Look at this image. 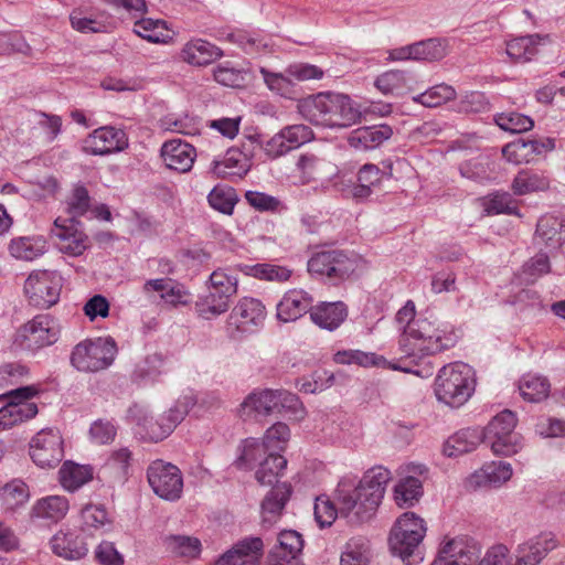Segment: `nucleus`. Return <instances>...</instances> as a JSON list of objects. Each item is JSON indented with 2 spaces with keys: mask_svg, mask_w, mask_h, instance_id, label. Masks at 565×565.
Segmentation results:
<instances>
[{
  "mask_svg": "<svg viewBox=\"0 0 565 565\" xmlns=\"http://www.w3.org/2000/svg\"><path fill=\"white\" fill-rule=\"evenodd\" d=\"M391 479V471L382 466L372 467L360 479L343 477L335 489L340 512L353 523L370 521L381 505Z\"/></svg>",
  "mask_w": 565,
  "mask_h": 565,
  "instance_id": "f257e3e1",
  "label": "nucleus"
},
{
  "mask_svg": "<svg viewBox=\"0 0 565 565\" xmlns=\"http://www.w3.org/2000/svg\"><path fill=\"white\" fill-rule=\"evenodd\" d=\"M457 341L458 337L451 327L418 317L404 328L399 350L405 356L417 360L449 350Z\"/></svg>",
  "mask_w": 565,
  "mask_h": 565,
  "instance_id": "f03ea898",
  "label": "nucleus"
},
{
  "mask_svg": "<svg viewBox=\"0 0 565 565\" xmlns=\"http://www.w3.org/2000/svg\"><path fill=\"white\" fill-rule=\"evenodd\" d=\"M299 114L308 121L323 127H349L360 118V111L349 96L319 93L305 97L297 105Z\"/></svg>",
  "mask_w": 565,
  "mask_h": 565,
  "instance_id": "7ed1b4c3",
  "label": "nucleus"
},
{
  "mask_svg": "<svg viewBox=\"0 0 565 565\" xmlns=\"http://www.w3.org/2000/svg\"><path fill=\"white\" fill-rule=\"evenodd\" d=\"M476 386L475 372L463 362L444 365L437 373L434 393L438 402L458 408L472 396Z\"/></svg>",
  "mask_w": 565,
  "mask_h": 565,
  "instance_id": "20e7f679",
  "label": "nucleus"
},
{
  "mask_svg": "<svg viewBox=\"0 0 565 565\" xmlns=\"http://www.w3.org/2000/svg\"><path fill=\"white\" fill-rule=\"evenodd\" d=\"M427 532L426 522L414 512L403 513L391 530L388 544L391 552L411 565L420 561L419 545Z\"/></svg>",
  "mask_w": 565,
  "mask_h": 565,
  "instance_id": "39448f33",
  "label": "nucleus"
},
{
  "mask_svg": "<svg viewBox=\"0 0 565 565\" xmlns=\"http://www.w3.org/2000/svg\"><path fill=\"white\" fill-rule=\"evenodd\" d=\"M116 354L117 347L110 338L84 340L73 349L71 363L81 372H98L109 367Z\"/></svg>",
  "mask_w": 565,
  "mask_h": 565,
  "instance_id": "423d86ee",
  "label": "nucleus"
},
{
  "mask_svg": "<svg viewBox=\"0 0 565 565\" xmlns=\"http://www.w3.org/2000/svg\"><path fill=\"white\" fill-rule=\"evenodd\" d=\"M516 423V415L510 409H504L482 429L484 441L495 455L512 456L521 448V438L514 433Z\"/></svg>",
  "mask_w": 565,
  "mask_h": 565,
  "instance_id": "0eeeda50",
  "label": "nucleus"
},
{
  "mask_svg": "<svg viewBox=\"0 0 565 565\" xmlns=\"http://www.w3.org/2000/svg\"><path fill=\"white\" fill-rule=\"evenodd\" d=\"M62 290V277L57 271L34 270L24 282V292L29 302L38 308L55 305Z\"/></svg>",
  "mask_w": 565,
  "mask_h": 565,
  "instance_id": "6e6552de",
  "label": "nucleus"
},
{
  "mask_svg": "<svg viewBox=\"0 0 565 565\" xmlns=\"http://www.w3.org/2000/svg\"><path fill=\"white\" fill-rule=\"evenodd\" d=\"M36 394L33 386H23L0 395L7 403L0 408V429L10 428L38 414L36 404L29 399Z\"/></svg>",
  "mask_w": 565,
  "mask_h": 565,
  "instance_id": "1a4fd4ad",
  "label": "nucleus"
},
{
  "mask_svg": "<svg viewBox=\"0 0 565 565\" xmlns=\"http://www.w3.org/2000/svg\"><path fill=\"white\" fill-rule=\"evenodd\" d=\"M355 263L341 249H321L308 260V271L319 278L342 280L354 270Z\"/></svg>",
  "mask_w": 565,
  "mask_h": 565,
  "instance_id": "9d476101",
  "label": "nucleus"
},
{
  "mask_svg": "<svg viewBox=\"0 0 565 565\" xmlns=\"http://www.w3.org/2000/svg\"><path fill=\"white\" fill-rule=\"evenodd\" d=\"M148 482L153 492L166 501H177L183 492L181 470L163 460H156L147 469Z\"/></svg>",
  "mask_w": 565,
  "mask_h": 565,
  "instance_id": "9b49d317",
  "label": "nucleus"
},
{
  "mask_svg": "<svg viewBox=\"0 0 565 565\" xmlns=\"http://www.w3.org/2000/svg\"><path fill=\"white\" fill-rule=\"evenodd\" d=\"M32 461L42 469L56 467L64 458V440L57 429L45 428L36 433L29 447Z\"/></svg>",
  "mask_w": 565,
  "mask_h": 565,
  "instance_id": "f8f14e48",
  "label": "nucleus"
},
{
  "mask_svg": "<svg viewBox=\"0 0 565 565\" xmlns=\"http://www.w3.org/2000/svg\"><path fill=\"white\" fill-rule=\"evenodd\" d=\"M558 544L553 532H540L518 544L513 556L509 557L508 565H540Z\"/></svg>",
  "mask_w": 565,
  "mask_h": 565,
  "instance_id": "ddd939ff",
  "label": "nucleus"
},
{
  "mask_svg": "<svg viewBox=\"0 0 565 565\" xmlns=\"http://www.w3.org/2000/svg\"><path fill=\"white\" fill-rule=\"evenodd\" d=\"M313 139V131L310 127L299 124L290 125L280 129L268 139L263 149L267 157L277 159L288 152L298 149Z\"/></svg>",
  "mask_w": 565,
  "mask_h": 565,
  "instance_id": "4468645a",
  "label": "nucleus"
},
{
  "mask_svg": "<svg viewBox=\"0 0 565 565\" xmlns=\"http://www.w3.org/2000/svg\"><path fill=\"white\" fill-rule=\"evenodd\" d=\"M51 235L56 239L58 250L73 257L81 256L89 247L88 236L81 228V224L73 218L57 217Z\"/></svg>",
  "mask_w": 565,
  "mask_h": 565,
  "instance_id": "2eb2a0df",
  "label": "nucleus"
},
{
  "mask_svg": "<svg viewBox=\"0 0 565 565\" xmlns=\"http://www.w3.org/2000/svg\"><path fill=\"white\" fill-rule=\"evenodd\" d=\"M128 147V138L124 130L111 126L95 129L83 141V151L92 156H106L120 152Z\"/></svg>",
  "mask_w": 565,
  "mask_h": 565,
  "instance_id": "dca6fc26",
  "label": "nucleus"
},
{
  "mask_svg": "<svg viewBox=\"0 0 565 565\" xmlns=\"http://www.w3.org/2000/svg\"><path fill=\"white\" fill-rule=\"evenodd\" d=\"M533 242L551 255L562 252L565 245V216L545 214L537 221Z\"/></svg>",
  "mask_w": 565,
  "mask_h": 565,
  "instance_id": "f3484780",
  "label": "nucleus"
},
{
  "mask_svg": "<svg viewBox=\"0 0 565 565\" xmlns=\"http://www.w3.org/2000/svg\"><path fill=\"white\" fill-rule=\"evenodd\" d=\"M267 310L263 301L254 297H242L231 312L236 329L242 332H253L264 326Z\"/></svg>",
  "mask_w": 565,
  "mask_h": 565,
  "instance_id": "a211bd4d",
  "label": "nucleus"
},
{
  "mask_svg": "<svg viewBox=\"0 0 565 565\" xmlns=\"http://www.w3.org/2000/svg\"><path fill=\"white\" fill-rule=\"evenodd\" d=\"M479 559V547L463 539L444 541L438 555L431 565H470L471 561Z\"/></svg>",
  "mask_w": 565,
  "mask_h": 565,
  "instance_id": "6ab92c4d",
  "label": "nucleus"
},
{
  "mask_svg": "<svg viewBox=\"0 0 565 565\" xmlns=\"http://www.w3.org/2000/svg\"><path fill=\"white\" fill-rule=\"evenodd\" d=\"M263 547L260 537H245L220 555L214 565H259Z\"/></svg>",
  "mask_w": 565,
  "mask_h": 565,
  "instance_id": "aec40b11",
  "label": "nucleus"
},
{
  "mask_svg": "<svg viewBox=\"0 0 565 565\" xmlns=\"http://www.w3.org/2000/svg\"><path fill=\"white\" fill-rule=\"evenodd\" d=\"M313 308L312 296L303 289H290L286 291L276 307V317L282 322H294L310 313Z\"/></svg>",
  "mask_w": 565,
  "mask_h": 565,
  "instance_id": "412c9836",
  "label": "nucleus"
},
{
  "mask_svg": "<svg viewBox=\"0 0 565 565\" xmlns=\"http://www.w3.org/2000/svg\"><path fill=\"white\" fill-rule=\"evenodd\" d=\"M54 555L66 561H79L88 553L85 540L71 529L58 530L50 540Z\"/></svg>",
  "mask_w": 565,
  "mask_h": 565,
  "instance_id": "4be33fe9",
  "label": "nucleus"
},
{
  "mask_svg": "<svg viewBox=\"0 0 565 565\" xmlns=\"http://www.w3.org/2000/svg\"><path fill=\"white\" fill-rule=\"evenodd\" d=\"M166 167L181 173L191 170L195 157V149L180 139L166 141L160 150Z\"/></svg>",
  "mask_w": 565,
  "mask_h": 565,
  "instance_id": "5701e85b",
  "label": "nucleus"
},
{
  "mask_svg": "<svg viewBox=\"0 0 565 565\" xmlns=\"http://www.w3.org/2000/svg\"><path fill=\"white\" fill-rule=\"evenodd\" d=\"M513 470L510 463L504 461H491L484 463L468 478V484L472 489L498 488L509 481Z\"/></svg>",
  "mask_w": 565,
  "mask_h": 565,
  "instance_id": "b1692460",
  "label": "nucleus"
},
{
  "mask_svg": "<svg viewBox=\"0 0 565 565\" xmlns=\"http://www.w3.org/2000/svg\"><path fill=\"white\" fill-rule=\"evenodd\" d=\"M28 348H42L57 341L58 334L53 320L46 315L35 316L22 329Z\"/></svg>",
  "mask_w": 565,
  "mask_h": 565,
  "instance_id": "393cba45",
  "label": "nucleus"
},
{
  "mask_svg": "<svg viewBox=\"0 0 565 565\" xmlns=\"http://www.w3.org/2000/svg\"><path fill=\"white\" fill-rule=\"evenodd\" d=\"M81 530L87 535H102L110 532L114 525L113 518L105 505L87 503L79 512Z\"/></svg>",
  "mask_w": 565,
  "mask_h": 565,
  "instance_id": "a878e982",
  "label": "nucleus"
},
{
  "mask_svg": "<svg viewBox=\"0 0 565 565\" xmlns=\"http://www.w3.org/2000/svg\"><path fill=\"white\" fill-rule=\"evenodd\" d=\"M277 390L255 391L248 394L241 404L239 413L244 419L269 416L277 412Z\"/></svg>",
  "mask_w": 565,
  "mask_h": 565,
  "instance_id": "bb28decb",
  "label": "nucleus"
},
{
  "mask_svg": "<svg viewBox=\"0 0 565 565\" xmlns=\"http://www.w3.org/2000/svg\"><path fill=\"white\" fill-rule=\"evenodd\" d=\"M68 511L70 501L65 495H46L32 505L31 518L42 520L46 524H57L65 519Z\"/></svg>",
  "mask_w": 565,
  "mask_h": 565,
  "instance_id": "cd10ccee",
  "label": "nucleus"
},
{
  "mask_svg": "<svg viewBox=\"0 0 565 565\" xmlns=\"http://www.w3.org/2000/svg\"><path fill=\"white\" fill-rule=\"evenodd\" d=\"M223 55L220 47L202 39L190 40L180 52L181 60L192 66L209 65Z\"/></svg>",
  "mask_w": 565,
  "mask_h": 565,
  "instance_id": "c85d7f7f",
  "label": "nucleus"
},
{
  "mask_svg": "<svg viewBox=\"0 0 565 565\" xmlns=\"http://www.w3.org/2000/svg\"><path fill=\"white\" fill-rule=\"evenodd\" d=\"M348 318V307L342 301L320 302L310 311L315 324L328 331L338 329Z\"/></svg>",
  "mask_w": 565,
  "mask_h": 565,
  "instance_id": "c756f323",
  "label": "nucleus"
},
{
  "mask_svg": "<svg viewBox=\"0 0 565 565\" xmlns=\"http://www.w3.org/2000/svg\"><path fill=\"white\" fill-rule=\"evenodd\" d=\"M392 136L393 129L386 124L366 126L354 130L349 138V143L356 149H375Z\"/></svg>",
  "mask_w": 565,
  "mask_h": 565,
  "instance_id": "7c9ffc66",
  "label": "nucleus"
},
{
  "mask_svg": "<svg viewBox=\"0 0 565 565\" xmlns=\"http://www.w3.org/2000/svg\"><path fill=\"white\" fill-rule=\"evenodd\" d=\"M94 478L90 465H79L72 460L65 461L58 470V481L62 488L71 493L76 492Z\"/></svg>",
  "mask_w": 565,
  "mask_h": 565,
  "instance_id": "2f4dec72",
  "label": "nucleus"
},
{
  "mask_svg": "<svg viewBox=\"0 0 565 565\" xmlns=\"http://www.w3.org/2000/svg\"><path fill=\"white\" fill-rule=\"evenodd\" d=\"M483 440L481 428L461 429L446 440L443 451L447 457H458L475 450Z\"/></svg>",
  "mask_w": 565,
  "mask_h": 565,
  "instance_id": "473e14b6",
  "label": "nucleus"
},
{
  "mask_svg": "<svg viewBox=\"0 0 565 565\" xmlns=\"http://www.w3.org/2000/svg\"><path fill=\"white\" fill-rule=\"evenodd\" d=\"M548 40L547 35L531 34L510 39L505 42L507 55L518 63L529 62L539 53V45Z\"/></svg>",
  "mask_w": 565,
  "mask_h": 565,
  "instance_id": "72a5a7b5",
  "label": "nucleus"
},
{
  "mask_svg": "<svg viewBox=\"0 0 565 565\" xmlns=\"http://www.w3.org/2000/svg\"><path fill=\"white\" fill-rule=\"evenodd\" d=\"M235 269L245 276L273 282H285L292 274L288 267L270 263L237 264Z\"/></svg>",
  "mask_w": 565,
  "mask_h": 565,
  "instance_id": "f704fd0d",
  "label": "nucleus"
},
{
  "mask_svg": "<svg viewBox=\"0 0 565 565\" xmlns=\"http://www.w3.org/2000/svg\"><path fill=\"white\" fill-rule=\"evenodd\" d=\"M423 494V481L415 476L402 477L393 488L394 501L402 509L414 507Z\"/></svg>",
  "mask_w": 565,
  "mask_h": 565,
  "instance_id": "c9c22d12",
  "label": "nucleus"
},
{
  "mask_svg": "<svg viewBox=\"0 0 565 565\" xmlns=\"http://www.w3.org/2000/svg\"><path fill=\"white\" fill-rule=\"evenodd\" d=\"M195 405V399L185 395L180 397L169 411L163 414L158 423H160V430H157L153 435L161 437V439L169 436L172 430L184 419L189 411Z\"/></svg>",
  "mask_w": 565,
  "mask_h": 565,
  "instance_id": "e433bc0d",
  "label": "nucleus"
},
{
  "mask_svg": "<svg viewBox=\"0 0 565 565\" xmlns=\"http://www.w3.org/2000/svg\"><path fill=\"white\" fill-rule=\"evenodd\" d=\"M8 249L15 259L32 262L46 253L47 245L42 236L15 237Z\"/></svg>",
  "mask_w": 565,
  "mask_h": 565,
  "instance_id": "4c0bfd02",
  "label": "nucleus"
},
{
  "mask_svg": "<svg viewBox=\"0 0 565 565\" xmlns=\"http://www.w3.org/2000/svg\"><path fill=\"white\" fill-rule=\"evenodd\" d=\"M550 188V180L543 173L532 169H522L514 177L511 189L515 195H526L545 191Z\"/></svg>",
  "mask_w": 565,
  "mask_h": 565,
  "instance_id": "58836bf2",
  "label": "nucleus"
},
{
  "mask_svg": "<svg viewBox=\"0 0 565 565\" xmlns=\"http://www.w3.org/2000/svg\"><path fill=\"white\" fill-rule=\"evenodd\" d=\"M230 302L226 297L209 288V291L199 296L194 303L196 315L205 320L214 319L230 309Z\"/></svg>",
  "mask_w": 565,
  "mask_h": 565,
  "instance_id": "ea45409f",
  "label": "nucleus"
},
{
  "mask_svg": "<svg viewBox=\"0 0 565 565\" xmlns=\"http://www.w3.org/2000/svg\"><path fill=\"white\" fill-rule=\"evenodd\" d=\"M291 494V487L287 482L276 483L262 503L263 519L271 522L284 510Z\"/></svg>",
  "mask_w": 565,
  "mask_h": 565,
  "instance_id": "a19ab883",
  "label": "nucleus"
},
{
  "mask_svg": "<svg viewBox=\"0 0 565 565\" xmlns=\"http://www.w3.org/2000/svg\"><path fill=\"white\" fill-rule=\"evenodd\" d=\"M287 467L286 458L279 452H268L255 472L257 482L262 486H275L278 478L282 475Z\"/></svg>",
  "mask_w": 565,
  "mask_h": 565,
  "instance_id": "79ce46f5",
  "label": "nucleus"
},
{
  "mask_svg": "<svg viewBox=\"0 0 565 565\" xmlns=\"http://www.w3.org/2000/svg\"><path fill=\"white\" fill-rule=\"evenodd\" d=\"M126 419L129 424H132L139 428L138 433L150 440H161V437H157L153 434L160 430V423L154 420L148 408L140 404L131 405L126 414Z\"/></svg>",
  "mask_w": 565,
  "mask_h": 565,
  "instance_id": "37998d69",
  "label": "nucleus"
},
{
  "mask_svg": "<svg viewBox=\"0 0 565 565\" xmlns=\"http://www.w3.org/2000/svg\"><path fill=\"white\" fill-rule=\"evenodd\" d=\"M522 398L530 403H540L550 394L548 381L536 374L523 375L518 384Z\"/></svg>",
  "mask_w": 565,
  "mask_h": 565,
  "instance_id": "c03bdc74",
  "label": "nucleus"
},
{
  "mask_svg": "<svg viewBox=\"0 0 565 565\" xmlns=\"http://www.w3.org/2000/svg\"><path fill=\"white\" fill-rule=\"evenodd\" d=\"M302 548V535L295 530H284L278 534L277 544L271 548L269 555L297 559Z\"/></svg>",
  "mask_w": 565,
  "mask_h": 565,
  "instance_id": "a18cd8bd",
  "label": "nucleus"
},
{
  "mask_svg": "<svg viewBox=\"0 0 565 565\" xmlns=\"http://www.w3.org/2000/svg\"><path fill=\"white\" fill-rule=\"evenodd\" d=\"M416 62H437L446 57L450 52L449 40L430 38L414 43Z\"/></svg>",
  "mask_w": 565,
  "mask_h": 565,
  "instance_id": "49530a36",
  "label": "nucleus"
},
{
  "mask_svg": "<svg viewBox=\"0 0 565 565\" xmlns=\"http://www.w3.org/2000/svg\"><path fill=\"white\" fill-rule=\"evenodd\" d=\"M134 31L151 43H168L172 39V32L163 20L141 19L135 23Z\"/></svg>",
  "mask_w": 565,
  "mask_h": 565,
  "instance_id": "de8ad7c7",
  "label": "nucleus"
},
{
  "mask_svg": "<svg viewBox=\"0 0 565 565\" xmlns=\"http://www.w3.org/2000/svg\"><path fill=\"white\" fill-rule=\"evenodd\" d=\"M166 550L179 557L196 558L202 551L201 541L189 535H168L163 540Z\"/></svg>",
  "mask_w": 565,
  "mask_h": 565,
  "instance_id": "09e8293b",
  "label": "nucleus"
},
{
  "mask_svg": "<svg viewBox=\"0 0 565 565\" xmlns=\"http://www.w3.org/2000/svg\"><path fill=\"white\" fill-rule=\"evenodd\" d=\"M457 96L456 89L446 83L434 85L425 92L413 96V102L424 107L435 108L439 107Z\"/></svg>",
  "mask_w": 565,
  "mask_h": 565,
  "instance_id": "8fccbe9b",
  "label": "nucleus"
},
{
  "mask_svg": "<svg viewBox=\"0 0 565 565\" xmlns=\"http://www.w3.org/2000/svg\"><path fill=\"white\" fill-rule=\"evenodd\" d=\"M213 78L222 86L237 88L245 85L246 72L235 63L224 61L213 67Z\"/></svg>",
  "mask_w": 565,
  "mask_h": 565,
  "instance_id": "3c124183",
  "label": "nucleus"
},
{
  "mask_svg": "<svg viewBox=\"0 0 565 565\" xmlns=\"http://www.w3.org/2000/svg\"><path fill=\"white\" fill-rule=\"evenodd\" d=\"M235 266L230 268H217L211 273L209 278V288L220 292L228 300L237 294L238 290V278L232 274Z\"/></svg>",
  "mask_w": 565,
  "mask_h": 565,
  "instance_id": "603ef678",
  "label": "nucleus"
},
{
  "mask_svg": "<svg viewBox=\"0 0 565 565\" xmlns=\"http://www.w3.org/2000/svg\"><path fill=\"white\" fill-rule=\"evenodd\" d=\"M268 452L260 440L255 438H248L243 441L242 451L239 457L235 461V466L238 469L250 470L256 465L259 466Z\"/></svg>",
  "mask_w": 565,
  "mask_h": 565,
  "instance_id": "864d4df0",
  "label": "nucleus"
},
{
  "mask_svg": "<svg viewBox=\"0 0 565 565\" xmlns=\"http://www.w3.org/2000/svg\"><path fill=\"white\" fill-rule=\"evenodd\" d=\"M259 72L269 90L287 98H291L296 92V84L292 76L288 74V67L285 73L270 72L265 67H260Z\"/></svg>",
  "mask_w": 565,
  "mask_h": 565,
  "instance_id": "5fc2aeb1",
  "label": "nucleus"
},
{
  "mask_svg": "<svg viewBox=\"0 0 565 565\" xmlns=\"http://www.w3.org/2000/svg\"><path fill=\"white\" fill-rule=\"evenodd\" d=\"M207 202L213 210L225 215H232L238 198L233 188L216 185L209 193Z\"/></svg>",
  "mask_w": 565,
  "mask_h": 565,
  "instance_id": "6e6d98bb",
  "label": "nucleus"
},
{
  "mask_svg": "<svg viewBox=\"0 0 565 565\" xmlns=\"http://www.w3.org/2000/svg\"><path fill=\"white\" fill-rule=\"evenodd\" d=\"M407 73L402 70H388L380 74L374 86L384 95H398L407 87Z\"/></svg>",
  "mask_w": 565,
  "mask_h": 565,
  "instance_id": "4d7b16f0",
  "label": "nucleus"
},
{
  "mask_svg": "<svg viewBox=\"0 0 565 565\" xmlns=\"http://www.w3.org/2000/svg\"><path fill=\"white\" fill-rule=\"evenodd\" d=\"M333 360L339 364H358L361 366L384 365L386 363L383 356L360 350L338 351Z\"/></svg>",
  "mask_w": 565,
  "mask_h": 565,
  "instance_id": "13d9d810",
  "label": "nucleus"
},
{
  "mask_svg": "<svg viewBox=\"0 0 565 565\" xmlns=\"http://www.w3.org/2000/svg\"><path fill=\"white\" fill-rule=\"evenodd\" d=\"M246 202L258 212L280 213L287 206L278 198L260 191L248 190L245 192Z\"/></svg>",
  "mask_w": 565,
  "mask_h": 565,
  "instance_id": "bf43d9fd",
  "label": "nucleus"
},
{
  "mask_svg": "<svg viewBox=\"0 0 565 565\" xmlns=\"http://www.w3.org/2000/svg\"><path fill=\"white\" fill-rule=\"evenodd\" d=\"M131 459V451L127 447H121L110 454L104 469L114 475L118 481H124L128 475Z\"/></svg>",
  "mask_w": 565,
  "mask_h": 565,
  "instance_id": "052dcab7",
  "label": "nucleus"
},
{
  "mask_svg": "<svg viewBox=\"0 0 565 565\" xmlns=\"http://www.w3.org/2000/svg\"><path fill=\"white\" fill-rule=\"evenodd\" d=\"M228 40L239 45L247 53H257L269 46L267 36L257 33L238 30L228 34Z\"/></svg>",
  "mask_w": 565,
  "mask_h": 565,
  "instance_id": "680f3d73",
  "label": "nucleus"
},
{
  "mask_svg": "<svg viewBox=\"0 0 565 565\" xmlns=\"http://www.w3.org/2000/svg\"><path fill=\"white\" fill-rule=\"evenodd\" d=\"M370 548L363 540H351L347 543L340 558V565H369Z\"/></svg>",
  "mask_w": 565,
  "mask_h": 565,
  "instance_id": "e2e57ef3",
  "label": "nucleus"
},
{
  "mask_svg": "<svg viewBox=\"0 0 565 565\" xmlns=\"http://www.w3.org/2000/svg\"><path fill=\"white\" fill-rule=\"evenodd\" d=\"M289 438L290 429L288 425L277 422L266 430L262 444L269 452H280L286 448Z\"/></svg>",
  "mask_w": 565,
  "mask_h": 565,
  "instance_id": "0e129e2a",
  "label": "nucleus"
},
{
  "mask_svg": "<svg viewBox=\"0 0 565 565\" xmlns=\"http://www.w3.org/2000/svg\"><path fill=\"white\" fill-rule=\"evenodd\" d=\"M0 499L8 509H15L29 500L28 486L21 480H12L0 489Z\"/></svg>",
  "mask_w": 565,
  "mask_h": 565,
  "instance_id": "69168bd1",
  "label": "nucleus"
},
{
  "mask_svg": "<svg viewBox=\"0 0 565 565\" xmlns=\"http://www.w3.org/2000/svg\"><path fill=\"white\" fill-rule=\"evenodd\" d=\"M484 212L488 215L508 214V215H520L519 209L514 203L511 194L494 193L487 198L483 204Z\"/></svg>",
  "mask_w": 565,
  "mask_h": 565,
  "instance_id": "338daca9",
  "label": "nucleus"
},
{
  "mask_svg": "<svg viewBox=\"0 0 565 565\" xmlns=\"http://www.w3.org/2000/svg\"><path fill=\"white\" fill-rule=\"evenodd\" d=\"M67 213L71 218L83 216L90 207V196L85 185L77 183L73 186L66 200Z\"/></svg>",
  "mask_w": 565,
  "mask_h": 565,
  "instance_id": "774afa93",
  "label": "nucleus"
}]
</instances>
